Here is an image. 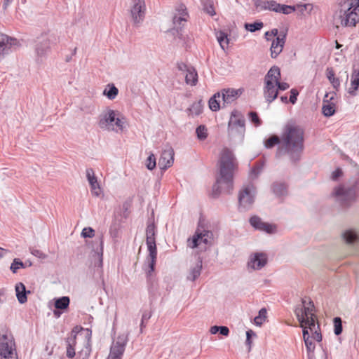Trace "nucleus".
<instances>
[{"instance_id":"nucleus-1","label":"nucleus","mask_w":359,"mask_h":359,"mask_svg":"<svg viewBox=\"0 0 359 359\" xmlns=\"http://www.w3.org/2000/svg\"><path fill=\"white\" fill-rule=\"evenodd\" d=\"M276 153V157L279 158L283 154H287L290 161L297 164L301 159L304 146V131L298 126L287 125L284 128L281 138L273 135L264 141V147L271 149L281 143Z\"/></svg>"},{"instance_id":"nucleus-2","label":"nucleus","mask_w":359,"mask_h":359,"mask_svg":"<svg viewBox=\"0 0 359 359\" xmlns=\"http://www.w3.org/2000/svg\"><path fill=\"white\" fill-rule=\"evenodd\" d=\"M219 172L212 186V196L218 198L222 193L230 194L233 189V175L238 168L235 155L225 147L222 149L219 159Z\"/></svg>"},{"instance_id":"nucleus-3","label":"nucleus","mask_w":359,"mask_h":359,"mask_svg":"<svg viewBox=\"0 0 359 359\" xmlns=\"http://www.w3.org/2000/svg\"><path fill=\"white\" fill-rule=\"evenodd\" d=\"M280 69L273 66L264 77V96L269 103H271L278 95V90L274 81L280 79Z\"/></svg>"},{"instance_id":"nucleus-4","label":"nucleus","mask_w":359,"mask_h":359,"mask_svg":"<svg viewBox=\"0 0 359 359\" xmlns=\"http://www.w3.org/2000/svg\"><path fill=\"white\" fill-rule=\"evenodd\" d=\"M124 121L125 118L119 112L108 109L100 116L98 125L100 128L108 130H114V126H116L119 130L122 131L124 128Z\"/></svg>"},{"instance_id":"nucleus-5","label":"nucleus","mask_w":359,"mask_h":359,"mask_svg":"<svg viewBox=\"0 0 359 359\" xmlns=\"http://www.w3.org/2000/svg\"><path fill=\"white\" fill-rule=\"evenodd\" d=\"M58 42V37L53 33L42 34L39 38L35 46L37 62L42 61L50 52L51 47Z\"/></svg>"},{"instance_id":"nucleus-6","label":"nucleus","mask_w":359,"mask_h":359,"mask_svg":"<svg viewBox=\"0 0 359 359\" xmlns=\"http://www.w3.org/2000/svg\"><path fill=\"white\" fill-rule=\"evenodd\" d=\"M333 195L342 208H348L356 201V188L354 186L340 185L334 188Z\"/></svg>"},{"instance_id":"nucleus-7","label":"nucleus","mask_w":359,"mask_h":359,"mask_svg":"<svg viewBox=\"0 0 359 359\" xmlns=\"http://www.w3.org/2000/svg\"><path fill=\"white\" fill-rule=\"evenodd\" d=\"M348 8L340 11L339 19L344 27H355L359 22V0H349Z\"/></svg>"},{"instance_id":"nucleus-8","label":"nucleus","mask_w":359,"mask_h":359,"mask_svg":"<svg viewBox=\"0 0 359 359\" xmlns=\"http://www.w3.org/2000/svg\"><path fill=\"white\" fill-rule=\"evenodd\" d=\"M255 187L252 184L244 186L238 194L239 211H246L251 208L255 202Z\"/></svg>"},{"instance_id":"nucleus-9","label":"nucleus","mask_w":359,"mask_h":359,"mask_svg":"<svg viewBox=\"0 0 359 359\" xmlns=\"http://www.w3.org/2000/svg\"><path fill=\"white\" fill-rule=\"evenodd\" d=\"M228 131L229 134L236 133L243 135L245 131V119L243 115L238 110H233L228 123Z\"/></svg>"},{"instance_id":"nucleus-10","label":"nucleus","mask_w":359,"mask_h":359,"mask_svg":"<svg viewBox=\"0 0 359 359\" xmlns=\"http://www.w3.org/2000/svg\"><path fill=\"white\" fill-rule=\"evenodd\" d=\"M19 46L20 43L17 39L0 33V61Z\"/></svg>"},{"instance_id":"nucleus-11","label":"nucleus","mask_w":359,"mask_h":359,"mask_svg":"<svg viewBox=\"0 0 359 359\" xmlns=\"http://www.w3.org/2000/svg\"><path fill=\"white\" fill-rule=\"evenodd\" d=\"M146 12L144 0H133L130 11L132 20L135 25L139 26L144 20Z\"/></svg>"},{"instance_id":"nucleus-12","label":"nucleus","mask_w":359,"mask_h":359,"mask_svg":"<svg viewBox=\"0 0 359 359\" xmlns=\"http://www.w3.org/2000/svg\"><path fill=\"white\" fill-rule=\"evenodd\" d=\"M212 231L206 230L200 231L198 228L192 238L188 239V246L191 248H196L201 243L207 245L210 243V240L212 238Z\"/></svg>"},{"instance_id":"nucleus-13","label":"nucleus","mask_w":359,"mask_h":359,"mask_svg":"<svg viewBox=\"0 0 359 359\" xmlns=\"http://www.w3.org/2000/svg\"><path fill=\"white\" fill-rule=\"evenodd\" d=\"M287 37V30L280 31L279 35L273 40L270 48L271 56L272 58H276L283 51Z\"/></svg>"},{"instance_id":"nucleus-14","label":"nucleus","mask_w":359,"mask_h":359,"mask_svg":"<svg viewBox=\"0 0 359 359\" xmlns=\"http://www.w3.org/2000/svg\"><path fill=\"white\" fill-rule=\"evenodd\" d=\"M174 150L172 147L164 149L159 158L158 165L161 169L166 170L172 166L174 161Z\"/></svg>"},{"instance_id":"nucleus-15","label":"nucleus","mask_w":359,"mask_h":359,"mask_svg":"<svg viewBox=\"0 0 359 359\" xmlns=\"http://www.w3.org/2000/svg\"><path fill=\"white\" fill-rule=\"evenodd\" d=\"M187 16L175 14L172 18L173 28L170 30L175 37L182 39V27L187 21Z\"/></svg>"},{"instance_id":"nucleus-16","label":"nucleus","mask_w":359,"mask_h":359,"mask_svg":"<svg viewBox=\"0 0 359 359\" xmlns=\"http://www.w3.org/2000/svg\"><path fill=\"white\" fill-rule=\"evenodd\" d=\"M156 226L154 222H148L146 228V244L147 250L157 249L156 243Z\"/></svg>"},{"instance_id":"nucleus-17","label":"nucleus","mask_w":359,"mask_h":359,"mask_svg":"<svg viewBox=\"0 0 359 359\" xmlns=\"http://www.w3.org/2000/svg\"><path fill=\"white\" fill-rule=\"evenodd\" d=\"M267 263V257L265 253L256 252L251 256L248 262V266L254 270H259L263 268Z\"/></svg>"},{"instance_id":"nucleus-18","label":"nucleus","mask_w":359,"mask_h":359,"mask_svg":"<svg viewBox=\"0 0 359 359\" xmlns=\"http://www.w3.org/2000/svg\"><path fill=\"white\" fill-rule=\"evenodd\" d=\"M148 251H149V255L147 257V262L148 264L147 266L145 271H146L147 278H150L152 273L155 270V266H156V259H157V249L148 250Z\"/></svg>"},{"instance_id":"nucleus-19","label":"nucleus","mask_w":359,"mask_h":359,"mask_svg":"<svg viewBox=\"0 0 359 359\" xmlns=\"http://www.w3.org/2000/svg\"><path fill=\"white\" fill-rule=\"evenodd\" d=\"M13 345H14L13 341L0 344V355L2 359H17L13 351Z\"/></svg>"},{"instance_id":"nucleus-20","label":"nucleus","mask_w":359,"mask_h":359,"mask_svg":"<svg viewBox=\"0 0 359 359\" xmlns=\"http://www.w3.org/2000/svg\"><path fill=\"white\" fill-rule=\"evenodd\" d=\"M16 297L20 304H25L27 301V294H30L29 290H27L25 285L22 283H18L15 286Z\"/></svg>"},{"instance_id":"nucleus-21","label":"nucleus","mask_w":359,"mask_h":359,"mask_svg":"<svg viewBox=\"0 0 359 359\" xmlns=\"http://www.w3.org/2000/svg\"><path fill=\"white\" fill-rule=\"evenodd\" d=\"M273 193L278 197L287 195V185L285 182H275L271 185Z\"/></svg>"},{"instance_id":"nucleus-22","label":"nucleus","mask_w":359,"mask_h":359,"mask_svg":"<svg viewBox=\"0 0 359 359\" xmlns=\"http://www.w3.org/2000/svg\"><path fill=\"white\" fill-rule=\"evenodd\" d=\"M238 96V90L230 88L224 89L221 95L224 104H231L237 99Z\"/></svg>"},{"instance_id":"nucleus-23","label":"nucleus","mask_w":359,"mask_h":359,"mask_svg":"<svg viewBox=\"0 0 359 359\" xmlns=\"http://www.w3.org/2000/svg\"><path fill=\"white\" fill-rule=\"evenodd\" d=\"M336 106L334 103H329L327 98H323L322 106V114L325 117H330L336 112Z\"/></svg>"},{"instance_id":"nucleus-24","label":"nucleus","mask_w":359,"mask_h":359,"mask_svg":"<svg viewBox=\"0 0 359 359\" xmlns=\"http://www.w3.org/2000/svg\"><path fill=\"white\" fill-rule=\"evenodd\" d=\"M66 343V355L69 358H73L75 355V346L76 344V339L67 337L65 339Z\"/></svg>"},{"instance_id":"nucleus-25","label":"nucleus","mask_w":359,"mask_h":359,"mask_svg":"<svg viewBox=\"0 0 359 359\" xmlns=\"http://www.w3.org/2000/svg\"><path fill=\"white\" fill-rule=\"evenodd\" d=\"M86 331L88 332L87 342L85 345L84 348L78 353L79 356L81 357L82 359H88L91 352L90 338L92 335V332L89 329H86Z\"/></svg>"},{"instance_id":"nucleus-26","label":"nucleus","mask_w":359,"mask_h":359,"mask_svg":"<svg viewBox=\"0 0 359 359\" xmlns=\"http://www.w3.org/2000/svg\"><path fill=\"white\" fill-rule=\"evenodd\" d=\"M359 88V70H353L351 74V88L348 90V93L351 95H356V91Z\"/></svg>"},{"instance_id":"nucleus-27","label":"nucleus","mask_w":359,"mask_h":359,"mask_svg":"<svg viewBox=\"0 0 359 359\" xmlns=\"http://www.w3.org/2000/svg\"><path fill=\"white\" fill-rule=\"evenodd\" d=\"M70 299L67 296H63L55 299L54 306L57 310L65 311L68 309Z\"/></svg>"},{"instance_id":"nucleus-28","label":"nucleus","mask_w":359,"mask_h":359,"mask_svg":"<svg viewBox=\"0 0 359 359\" xmlns=\"http://www.w3.org/2000/svg\"><path fill=\"white\" fill-rule=\"evenodd\" d=\"M202 269V259L198 258V260L194 267L191 269L189 275L187 276V279L194 281L198 278L201 272Z\"/></svg>"},{"instance_id":"nucleus-29","label":"nucleus","mask_w":359,"mask_h":359,"mask_svg":"<svg viewBox=\"0 0 359 359\" xmlns=\"http://www.w3.org/2000/svg\"><path fill=\"white\" fill-rule=\"evenodd\" d=\"M343 237L346 243L353 244L359 243V235L353 230H348L343 234Z\"/></svg>"},{"instance_id":"nucleus-30","label":"nucleus","mask_w":359,"mask_h":359,"mask_svg":"<svg viewBox=\"0 0 359 359\" xmlns=\"http://www.w3.org/2000/svg\"><path fill=\"white\" fill-rule=\"evenodd\" d=\"M185 81L187 84L192 86L196 85L198 82V74L194 67H191V68H190L187 72Z\"/></svg>"},{"instance_id":"nucleus-31","label":"nucleus","mask_w":359,"mask_h":359,"mask_svg":"<svg viewBox=\"0 0 359 359\" xmlns=\"http://www.w3.org/2000/svg\"><path fill=\"white\" fill-rule=\"evenodd\" d=\"M326 76L329 81L332 83L335 90H338L340 86V81L338 78L335 77V74L332 67H327L326 69Z\"/></svg>"},{"instance_id":"nucleus-32","label":"nucleus","mask_w":359,"mask_h":359,"mask_svg":"<svg viewBox=\"0 0 359 359\" xmlns=\"http://www.w3.org/2000/svg\"><path fill=\"white\" fill-rule=\"evenodd\" d=\"M128 335L129 332L126 334H120L118 337L115 343H113L111 347L115 348H122L123 349V351H125V348L128 341Z\"/></svg>"},{"instance_id":"nucleus-33","label":"nucleus","mask_w":359,"mask_h":359,"mask_svg":"<svg viewBox=\"0 0 359 359\" xmlns=\"http://www.w3.org/2000/svg\"><path fill=\"white\" fill-rule=\"evenodd\" d=\"M203 104L202 100L194 102L191 106L187 109L189 115L198 116L202 113Z\"/></svg>"},{"instance_id":"nucleus-34","label":"nucleus","mask_w":359,"mask_h":359,"mask_svg":"<svg viewBox=\"0 0 359 359\" xmlns=\"http://www.w3.org/2000/svg\"><path fill=\"white\" fill-rule=\"evenodd\" d=\"M221 97L220 93H217L212 96L209 100V107L213 111H217L219 109V98Z\"/></svg>"},{"instance_id":"nucleus-35","label":"nucleus","mask_w":359,"mask_h":359,"mask_svg":"<svg viewBox=\"0 0 359 359\" xmlns=\"http://www.w3.org/2000/svg\"><path fill=\"white\" fill-rule=\"evenodd\" d=\"M26 266H27L26 263H24L19 258H15L11 264L10 270L12 271L13 273H18V271L20 269H25V268H26Z\"/></svg>"},{"instance_id":"nucleus-36","label":"nucleus","mask_w":359,"mask_h":359,"mask_svg":"<svg viewBox=\"0 0 359 359\" xmlns=\"http://www.w3.org/2000/svg\"><path fill=\"white\" fill-rule=\"evenodd\" d=\"M217 41L223 50L228 47L229 39L226 32H219L217 36Z\"/></svg>"},{"instance_id":"nucleus-37","label":"nucleus","mask_w":359,"mask_h":359,"mask_svg":"<svg viewBox=\"0 0 359 359\" xmlns=\"http://www.w3.org/2000/svg\"><path fill=\"white\" fill-rule=\"evenodd\" d=\"M264 27V23L261 21H255L252 23H245L244 27L246 30L250 32L259 31Z\"/></svg>"},{"instance_id":"nucleus-38","label":"nucleus","mask_w":359,"mask_h":359,"mask_svg":"<svg viewBox=\"0 0 359 359\" xmlns=\"http://www.w3.org/2000/svg\"><path fill=\"white\" fill-rule=\"evenodd\" d=\"M109 89L104 90V95H106L109 100H114L118 93V88L114 84H109L107 86Z\"/></svg>"},{"instance_id":"nucleus-39","label":"nucleus","mask_w":359,"mask_h":359,"mask_svg":"<svg viewBox=\"0 0 359 359\" xmlns=\"http://www.w3.org/2000/svg\"><path fill=\"white\" fill-rule=\"evenodd\" d=\"M302 303L303 304L304 307V318H309L311 316V314H313L312 313L313 309L314 308V304L311 299H309V306H306V301L305 299H302Z\"/></svg>"},{"instance_id":"nucleus-40","label":"nucleus","mask_w":359,"mask_h":359,"mask_svg":"<svg viewBox=\"0 0 359 359\" xmlns=\"http://www.w3.org/2000/svg\"><path fill=\"white\" fill-rule=\"evenodd\" d=\"M123 349L122 348H110V352L107 359H121L123 355Z\"/></svg>"},{"instance_id":"nucleus-41","label":"nucleus","mask_w":359,"mask_h":359,"mask_svg":"<svg viewBox=\"0 0 359 359\" xmlns=\"http://www.w3.org/2000/svg\"><path fill=\"white\" fill-rule=\"evenodd\" d=\"M334 323V332L338 336L340 335L343 331L342 320L340 317H335L333 319Z\"/></svg>"},{"instance_id":"nucleus-42","label":"nucleus","mask_w":359,"mask_h":359,"mask_svg":"<svg viewBox=\"0 0 359 359\" xmlns=\"http://www.w3.org/2000/svg\"><path fill=\"white\" fill-rule=\"evenodd\" d=\"M264 222L262 219L258 216H252L250 219V224L252 226H253L255 229L261 231L262 227L263 226Z\"/></svg>"},{"instance_id":"nucleus-43","label":"nucleus","mask_w":359,"mask_h":359,"mask_svg":"<svg viewBox=\"0 0 359 359\" xmlns=\"http://www.w3.org/2000/svg\"><path fill=\"white\" fill-rule=\"evenodd\" d=\"M294 313L297 318L298 321L299 322L301 327H303V323L305 321V318L304 317V307L302 305H298L296 306L294 309Z\"/></svg>"},{"instance_id":"nucleus-44","label":"nucleus","mask_w":359,"mask_h":359,"mask_svg":"<svg viewBox=\"0 0 359 359\" xmlns=\"http://www.w3.org/2000/svg\"><path fill=\"white\" fill-rule=\"evenodd\" d=\"M196 133L200 140H204L208 137L207 128L204 125H200L196 128Z\"/></svg>"},{"instance_id":"nucleus-45","label":"nucleus","mask_w":359,"mask_h":359,"mask_svg":"<svg viewBox=\"0 0 359 359\" xmlns=\"http://www.w3.org/2000/svg\"><path fill=\"white\" fill-rule=\"evenodd\" d=\"M250 121L256 126H259L262 123V120L259 117L256 111H251L248 114Z\"/></svg>"},{"instance_id":"nucleus-46","label":"nucleus","mask_w":359,"mask_h":359,"mask_svg":"<svg viewBox=\"0 0 359 359\" xmlns=\"http://www.w3.org/2000/svg\"><path fill=\"white\" fill-rule=\"evenodd\" d=\"M296 11L295 6H288L285 4H280V8L278 11V13H283L285 15H288Z\"/></svg>"},{"instance_id":"nucleus-47","label":"nucleus","mask_w":359,"mask_h":359,"mask_svg":"<svg viewBox=\"0 0 359 359\" xmlns=\"http://www.w3.org/2000/svg\"><path fill=\"white\" fill-rule=\"evenodd\" d=\"M151 317V311H144L142 316L141 323H140V332L141 333L142 332L143 328H144L146 327L147 323Z\"/></svg>"},{"instance_id":"nucleus-48","label":"nucleus","mask_w":359,"mask_h":359,"mask_svg":"<svg viewBox=\"0 0 359 359\" xmlns=\"http://www.w3.org/2000/svg\"><path fill=\"white\" fill-rule=\"evenodd\" d=\"M156 158L153 154H151L146 160V167L148 170H152L156 168Z\"/></svg>"},{"instance_id":"nucleus-49","label":"nucleus","mask_w":359,"mask_h":359,"mask_svg":"<svg viewBox=\"0 0 359 359\" xmlns=\"http://www.w3.org/2000/svg\"><path fill=\"white\" fill-rule=\"evenodd\" d=\"M268 0H253L254 6L257 12L266 10V2Z\"/></svg>"},{"instance_id":"nucleus-50","label":"nucleus","mask_w":359,"mask_h":359,"mask_svg":"<svg viewBox=\"0 0 359 359\" xmlns=\"http://www.w3.org/2000/svg\"><path fill=\"white\" fill-rule=\"evenodd\" d=\"M307 325L308 327L312 331L316 326V316L314 314H311L309 318H305V321L303 323V327Z\"/></svg>"},{"instance_id":"nucleus-51","label":"nucleus","mask_w":359,"mask_h":359,"mask_svg":"<svg viewBox=\"0 0 359 359\" xmlns=\"http://www.w3.org/2000/svg\"><path fill=\"white\" fill-rule=\"evenodd\" d=\"M280 4L277 3L276 1H267L266 2V10H269L271 11H274L278 13V11L280 8Z\"/></svg>"},{"instance_id":"nucleus-52","label":"nucleus","mask_w":359,"mask_h":359,"mask_svg":"<svg viewBox=\"0 0 359 359\" xmlns=\"http://www.w3.org/2000/svg\"><path fill=\"white\" fill-rule=\"evenodd\" d=\"M276 226L269 223L264 222L261 231L266 232L268 233H273L276 232Z\"/></svg>"},{"instance_id":"nucleus-53","label":"nucleus","mask_w":359,"mask_h":359,"mask_svg":"<svg viewBox=\"0 0 359 359\" xmlns=\"http://www.w3.org/2000/svg\"><path fill=\"white\" fill-rule=\"evenodd\" d=\"M255 336H256L255 332L253 330H248L246 332V341H245V344L248 346V351H250L251 346H252V341L251 340V338L252 337H255Z\"/></svg>"},{"instance_id":"nucleus-54","label":"nucleus","mask_w":359,"mask_h":359,"mask_svg":"<svg viewBox=\"0 0 359 359\" xmlns=\"http://www.w3.org/2000/svg\"><path fill=\"white\" fill-rule=\"evenodd\" d=\"M86 177L90 184L97 182L93 168H88L86 170Z\"/></svg>"},{"instance_id":"nucleus-55","label":"nucleus","mask_w":359,"mask_h":359,"mask_svg":"<svg viewBox=\"0 0 359 359\" xmlns=\"http://www.w3.org/2000/svg\"><path fill=\"white\" fill-rule=\"evenodd\" d=\"M83 238H93L95 236V231L91 227H85L81 232Z\"/></svg>"},{"instance_id":"nucleus-56","label":"nucleus","mask_w":359,"mask_h":359,"mask_svg":"<svg viewBox=\"0 0 359 359\" xmlns=\"http://www.w3.org/2000/svg\"><path fill=\"white\" fill-rule=\"evenodd\" d=\"M295 6L296 10L298 9L302 13L305 11H311L313 9V6L311 4H297Z\"/></svg>"},{"instance_id":"nucleus-57","label":"nucleus","mask_w":359,"mask_h":359,"mask_svg":"<svg viewBox=\"0 0 359 359\" xmlns=\"http://www.w3.org/2000/svg\"><path fill=\"white\" fill-rule=\"evenodd\" d=\"M91 188V192L95 196H99L101 194V189L97 182L90 184Z\"/></svg>"},{"instance_id":"nucleus-58","label":"nucleus","mask_w":359,"mask_h":359,"mask_svg":"<svg viewBox=\"0 0 359 359\" xmlns=\"http://www.w3.org/2000/svg\"><path fill=\"white\" fill-rule=\"evenodd\" d=\"M175 11L177 12V15H181L184 16L189 17L188 12L187 11V7L184 4H180L176 8Z\"/></svg>"},{"instance_id":"nucleus-59","label":"nucleus","mask_w":359,"mask_h":359,"mask_svg":"<svg viewBox=\"0 0 359 359\" xmlns=\"http://www.w3.org/2000/svg\"><path fill=\"white\" fill-rule=\"evenodd\" d=\"M175 11L177 12V15H181L184 16L189 17L188 12L187 11V7L184 4H180L176 8Z\"/></svg>"},{"instance_id":"nucleus-60","label":"nucleus","mask_w":359,"mask_h":359,"mask_svg":"<svg viewBox=\"0 0 359 359\" xmlns=\"http://www.w3.org/2000/svg\"><path fill=\"white\" fill-rule=\"evenodd\" d=\"M280 79H278L277 81H274V83H276V85L277 86L278 90H285L290 88V85L287 83L285 82H280Z\"/></svg>"},{"instance_id":"nucleus-61","label":"nucleus","mask_w":359,"mask_h":359,"mask_svg":"<svg viewBox=\"0 0 359 359\" xmlns=\"http://www.w3.org/2000/svg\"><path fill=\"white\" fill-rule=\"evenodd\" d=\"M298 95H299V91L297 89H295V88L291 89L289 102L290 103H292V104H295L297 100Z\"/></svg>"},{"instance_id":"nucleus-62","label":"nucleus","mask_w":359,"mask_h":359,"mask_svg":"<svg viewBox=\"0 0 359 359\" xmlns=\"http://www.w3.org/2000/svg\"><path fill=\"white\" fill-rule=\"evenodd\" d=\"M337 95L335 92H330L327 93L325 95L324 98H327L329 103H334L335 105L337 104Z\"/></svg>"},{"instance_id":"nucleus-63","label":"nucleus","mask_w":359,"mask_h":359,"mask_svg":"<svg viewBox=\"0 0 359 359\" xmlns=\"http://www.w3.org/2000/svg\"><path fill=\"white\" fill-rule=\"evenodd\" d=\"M304 341L305 342V345H306L307 351L308 352L314 351L316 346H315V344L312 341V340L309 338V339L304 340Z\"/></svg>"},{"instance_id":"nucleus-64","label":"nucleus","mask_w":359,"mask_h":359,"mask_svg":"<svg viewBox=\"0 0 359 359\" xmlns=\"http://www.w3.org/2000/svg\"><path fill=\"white\" fill-rule=\"evenodd\" d=\"M83 330V328L81 326L76 325L73 327L68 337L76 339L79 332Z\"/></svg>"}]
</instances>
